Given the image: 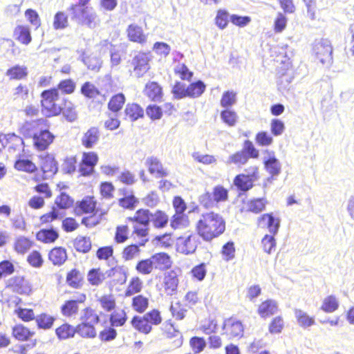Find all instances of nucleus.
I'll list each match as a JSON object with an SVG mask.
<instances>
[{"label":"nucleus","mask_w":354,"mask_h":354,"mask_svg":"<svg viewBox=\"0 0 354 354\" xmlns=\"http://www.w3.org/2000/svg\"><path fill=\"white\" fill-rule=\"evenodd\" d=\"M101 131L98 127H90L82 135L81 144L86 149L93 148L100 141Z\"/></svg>","instance_id":"obj_21"},{"label":"nucleus","mask_w":354,"mask_h":354,"mask_svg":"<svg viewBox=\"0 0 354 354\" xmlns=\"http://www.w3.org/2000/svg\"><path fill=\"white\" fill-rule=\"evenodd\" d=\"M105 280V274L100 268H93L87 272V281L92 286H98Z\"/></svg>","instance_id":"obj_48"},{"label":"nucleus","mask_w":354,"mask_h":354,"mask_svg":"<svg viewBox=\"0 0 354 354\" xmlns=\"http://www.w3.org/2000/svg\"><path fill=\"white\" fill-rule=\"evenodd\" d=\"M339 306V301L336 296L330 295L324 298L320 309L326 313H332L336 311Z\"/></svg>","instance_id":"obj_51"},{"label":"nucleus","mask_w":354,"mask_h":354,"mask_svg":"<svg viewBox=\"0 0 354 354\" xmlns=\"http://www.w3.org/2000/svg\"><path fill=\"white\" fill-rule=\"evenodd\" d=\"M111 312L109 322L112 327H120L126 324L128 315L124 308H115Z\"/></svg>","instance_id":"obj_42"},{"label":"nucleus","mask_w":354,"mask_h":354,"mask_svg":"<svg viewBox=\"0 0 354 354\" xmlns=\"http://www.w3.org/2000/svg\"><path fill=\"white\" fill-rule=\"evenodd\" d=\"M69 25L68 15L64 11L57 12L53 17V26L55 30H63Z\"/></svg>","instance_id":"obj_63"},{"label":"nucleus","mask_w":354,"mask_h":354,"mask_svg":"<svg viewBox=\"0 0 354 354\" xmlns=\"http://www.w3.org/2000/svg\"><path fill=\"white\" fill-rule=\"evenodd\" d=\"M32 94L30 85L24 83H19L12 91V98L14 101L27 100Z\"/></svg>","instance_id":"obj_38"},{"label":"nucleus","mask_w":354,"mask_h":354,"mask_svg":"<svg viewBox=\"0 0 354 354\" xmlns=\"http://www.w3.org/2000/svg\"><path fill=\"white\" fill-rule=\"evenodd\" d=\"M125 102L126 97L122 93H115L110 97L107 109L112 113H118L122 109Z\"/></svg>","instance_id":"obj_44"},{"label":"nucleus","mask_w":354,"mask_h":354,"mask_svg":"<svg viewBox=\"0 0 354 354\" xmlns=\"http://www.w3.org/2000/svg\"><path fill=\"white\" fill-rule=\"evenodd\" d=\"M258 228L267 229L270 234H277L280 227V219L273 213H265L260 215L256 221Z\"/></svg>","instance_id":"obj_16"},{"label":"nucleus","mask_w":354,"mask_h":354,"mask_svg":"<svg viewBox=\"0 0 354 354\" xmlns=\"http://www.w3.org/2000/svg\"><path fill=\"white\" fill-rule=\"evenodd\" d=\"M128 39L132 42L143 44L147 41V36L142 28L136 24H130L127 29Z\"/></svg>","instance_id":"obj_32"},{"label":"nucleus","mask_w":354,"mask_h":354,"mask_svg":"<svg viewBox=\"0 0 354 354\" xmlns=\"http://www.w3.org/2000/svg\"><path fill=\"white\" fill-rule=\"evenodd\" d=\"M205 88V84L201 80L192 82L187 87V97L191 98L198 97L204 93Z\"/></svg>","instance_id":"obj_57"},{"label":"nucleus","mask_w":354,"mask_h":354,"mask_svg":"<svg viewBox=\"0 0 354 354\" xmlns=\"http://www.w3.org/2000/svg\"><path fill=\"white\" fill-rule=\"evenodd\" d=\"M200 241L198 234L191 232L187 236H180L178 239V250L183 254H189L194 253Z\"/></svg>","instance_id":"obj_19"},{"label":"nucleus","mask_w":354,"mask_h":354,"mask_svg":"<svg viewBox=\"0 0 354 354\" xmlns=\"http://www.w3.org/2000/svg\"><path fill=\"white\" fill-rule=\"evenodd\" d=\"M32 180L37 184L32 188V191L44 198H50L53 196V191L48 183L39 182L38 176H35L32 178Z\"/></svg>","instance_id":"obj_46"},{"label":"nucleus","mask_w":354,"mask_h":354,"mask_svg":"<svg viewBox=\"0 0 354 354\" xmlns=\"http://www.w3.org/2000/svg\"><path fill=\"white\" fill-rule=\"evenodd\" d=\"M83 339H94L97 337V330L94 324L87 322H81L75 326V334Z\"/></svg>","instance_id":"obj_31"},{"label":"nucleus","mask_w":354,"mask_h":354,"mask_svg":"<svg viewBox=\"0 0 354 354\" xmlns=\"http://www.w3.org/2000/svg\"><path fill=\"white\" fill-rule=\"evenodd\" d=\"M14 314L24 322H31L35 319V313L32 308L18 307L15 309Z\"/></svg>","instance_id":"obj_60"},{"label":"nucleus","mask_w":354,"mask_h":354,"mask_svg":"<svg viewBox=\"0 0 354 354\" xmlns=\"http://www.w3.org/2000/svg\"><path fill=\"white\" fill-rule=\"evenodd\" d=\"M130 323L133 328L139 333L148 335L152 331L150 324H148L145 317H143V315H134Z\"/></svg>","instance_id":"obj_43"},{"label":"nucleus","mask_w":354,"mask_h":354,"mask_svg":"<svg viewBox=\"0 0 354 354\" xmlns=\"http://www.w3.org/2000/svg\"><path fill=\"white\" fill-rule=\"evenodd\" d=\"M55 335L59 340L73 338L75 335V327L68 323H64L56 328Z\"/></svg>","instance_id":"obj_50"},{"label":"nucleus","mask_w":354,"mask_h":354,"mask_svg":"<svg viewBox=\"0 0 354 354\" xmlns=\"http://www.w3.org/2000/svg\"><path fill=\"white\" fill-rule=\"evenodd\" d=\"M73 245L77 252L86 254L92 249V240L88 236H77L73 240Z\"/></svg>","instance_id":"obj_41"},{"label":"nucleus","mask_w":354,"mask_h":354,"mask_svg":"<svg viewBox=\"0 0 354 354\" xmlns=\"http://www.w3.org/2000/svg\"><path fill=\"white\" fill-rule=\"evenodd\" d=\"M6 288L21 295L29 296L33 292V287L30 281L21 275L10 277L7 281Z\"/></svg>","instance_id":"obj_12"},{"label":"nucleus","mask_w":354,"mask_h":354,"mask_svg":"<svg viewBox=\"0 0 354 354\" xmlns=\"http://www.w3.org/2000/svg\"><path fill=\"white\" fill-rule=\"evenodd\" d=\"M99 161L98 154L93 151H84L78 165L80 176L88 177L93 174Z\"/></svg>","instance_id":"obj_11"},{"label":"nucleus","mask_w":354,"mask_h":354,"mask_svg":"<svg viewBox=\"0 0 354 354\" xmlns=\"http://www.w3.org/2000/svg\"><path fill=\"white\" fill-rule=\"evenodd\" d=\"M220 254L222 259L226 262L234 260L236 257L235 243L232 241H229L224 243L221 247Z\"/></svg>","instance_id":"obj_55"},{"label":"nucleus","mask_w":354,"mask_h":354,"mask_svg":"<svg viewBox=\"0 0 354 354\" xmlns=\"http://www.w3.org/2000/svg\"><path fill=\"white\" fill-rule=\"evenodd\" d=\"M46 126V120L43 118L25 121L19 127V132L25 137L32 138V143L35 149L37 151H44L47 149L55 140V135L48 129H40L39 131L32 132L39 129L40 127Z\"/></svg>","instance_id":"obj_4"},{"label":"nucleus","mask_w":354,"mask_h":354,"mask_svg":"<svg viewBox=\"0 0 354 354\" xmlns=\"http://www.w3.org/2000/svg\"><path fill=\"white\" fill-rule=\"evenodd\" d=\"M33 241L24 236L17 237L13 244L14 250L19 254H24L33 246Z\"/></svg>","instance_id":"obj_47"},{"label":"nucleus","mask_w":354,"mask_h":354,"mask_svg":"<svg viewBox=\"0 0 354 354\" xmlns=\"http://www.w3.org/2000/svg\"><path fill=\"white\" fill-rule=\"evenodd\" d=\"M144 288V282L138 276L132 277L124 290V296L129 297L135 295H138L142 292Z\"/></svg>","instance_id":"obj_40"},{"label":"nucleus","mask_w":354,"mask_h":354,"mask_svg":"<svg viewBox=\"0 0 354 354\" xmlns=\"http://www.w3.org/2000/svg\"><path fill=\"white\" fill-rule=\"evenodd\" d=\"M13 37L20 44L28 45L32 41L30 27L25 24L16 26L13 30Z\"/></svg>","instance_id":"obj_27"},{"label":"nucleus","mask_w":354,"mask_h":354,"mask_svg":"<svg viewBox=\"0 0 354 354\" xmlns=\"http://www.w3.org/2000/svg\"><path fill=\"white\" fill-rule=\"evenodd\" d=\"M48 259L54 266H63L68 259L66 249L63 246L53 247L48 253Z\"/></svg>","instance_id":"obj_23"},{"label":"nucleus","mask_w":354,"mask_h":354,"mask_svg":"<svg viewBox=\"0 0 354 354\" xmlns=\"http://www.w3.org/2000/svg\"><path fill=\"white\" fill-rule=\"evenodd\" d=\"M14 169L19 172L33 174L38 171V167L31 159L20 156L14 162Z\"/></svg>","instance_id":"obj_25"},{"label":"nucleus","mask_w":354,"mask_h":354,"mask_svg":"<svg viewBox=\"0 0 354 354\" xmlns=\"http://www.w3.org/2000/svg\"><path fill=\"white\" fill-rule=\"evenodd\" d=\"M0 144L2 149H7L9 151H19L24 146V139L15 133H0Z\"/></svg>","instance_id":"obj_18"},{"label":"nucleus","mask_w":354,"mask_h":354,"mask_svg":"<svg viewBox=\"0 0 354 354\" xmlns=\"http://www.w3.org/2000/svg\"><path fill=\"white\" fill-rule=\"evenodd\" d=\"M179 285V278L174 270L164 272L156 284L157 290L162 295L172 296L176 294Z\"/></svg>","instance_id":"obj_6"},{"label":"nucleus","mask_w":354,"mask_h":354,"mask_svg":"<svg viewBox=\"0 0 354 354\" xmlns=\"http://www.w3.org/2000/svg\"><path fill=\"white\" fill-rule=\"evenodd\" d=\"M277 310V303L272 299H266L261 302L257 308V313L262 318H268L274 315Z\"/></svg>","instance_id":"obj_34"},{"label":"nucleus","mask_w":354,"mask_h":354,"mask_svg":"<svg viewBox=\"0 0 354 354\" xmlns=\"http://www.w3.org/2000/svg\"><path fill=\"white\" fill-rule=\"evenodd\" d=\"M223 335L229 339H239L244 335L243 322L234 316L225 319L222 324Z\"/></svg>","instance_id":"obj_9"},{"label":"nucleus","mask_w":354,"mask_h":354,"mask_svg":"<svg viewBox=\"0 0 354 354\" xmlns=\"http://www.w3.org/2000/svg\"><path fill=\"white\" fill-rule=\"evenodd\" d=\"M57 91L63 95H71L76 89V83L71 78L62 80L55 87Z\"/></svg>","instance_id":"obj_54"},{"label":"nucleus","mask_w":354,"mask_h":354,"mask_svg":"<svg viewBox=\"0 0 354 354\" xmlns=\"http://www.w3.org/2000/svg\"><path fill=\"white\" fill-rule=\"evenodd\" d=\"M41 112L48 118L62 115L69 122H74L78 118L77 106L68 97H61L55 87L41 91L40 94Z\"/></svg>","instance_id":"obj_1"},{"label":"nucleus","mask_w":354,"mask_h":354,"mask_svg":"<svg viewBox=\"0 0 354 354\" xmlns=\"http://www.w3.org/2000/svg\"><path fill=\"white\" fill-rule=\"evenodd\" d=\"M140 242L139 244L131 243L125 245L121 251V258L124 262L133 261L141 254Z\"/></svg>","instance_id":"obj_29"},{"label":"nucleus","mask_w":354,"mask_h":354,"mask_svg":"<svg viewBox=\"0 0 354 354\" xmlns=\"http://www.w3.org/2000/svg\"><path fill=\"white\" fill-rule=\"evenodd\" d=\"M295 315L298 324L302 328H308L315 324L313 317L310 316L301 309H296Z\"/></svg>","instance_id":"obj_61"},{"label":"nucleus","mask_w":354,"mask_h":354,"mask_svg":"<svg viewBox=\"0 0 354 354\" xmlns=\"http://www.w3.org/2000/svg\"><path fill=\"white\" fill-rule=\"evenodd\" d=\"M146 164L151 174H154L158 178H163L168 175V171L156 157H149L147 158Z\"/></svg>","instance_id":"obj_37"},{"label":"nucleus","mask_w":354,"mask_h":354,"mask_svg":"<svg viewBox=\"0 0 354 354\" xmlns=\"http://www.w3.org/2000/svg\"><path fill=\"white\" fill-rule=\"evenodd\" d=\"M149 257L153 271L165 272L170 270L173 262L171 257L165 252H156Z\"/></svg>","instance_id":"obj_17"},{"label":"nucleus","mask_w":354,"mask_h":354,"mask_svg":"<svg viewBox=\"0 0 354 354\" xmlns=\"http://www.w3.org/2000/svg\"><path fill=\"white\" fill-rule=\"evenodd\" d=\"M268 201L265 198H254L243 202L241 212L259 214L266 209Z\"/></svg>","instance_id":"obj_22"},{"label":"nucleus","mask_w":354,"mask_h":354,"mask_svg":"<svg viewBox=\"0 0 354 354\" xmlns=\"http://www.w3.org/2000/svg\"><path fill=\"white\" fill-rule=\"evenodd\" d=\"M124 118L131 122H135L143 118L145 115L142 107L136 102L128 103L124 111Z\"/></svg>","instance_id":"obj_28"},{"label":"nucleus","mask_w":354,"mask_h":354,"mask_svg":"<svg viewBox=\"0 0 354 354\" xmlns=\"http://www.w3.org/2000/svg\"><path fill=\"white\" fill-rule=\"evenodd\" d=\"M151 56L149 52L139 51L136 54L131 61L129 70L130 74L137 77H142L150 69Z\"/></svg>","instance_id":"obj_8"},{"label":"nucleus","mask_w":354,"mask_h":354,"mask_svg":"<svg viewBox=\"0 0 354 354\" xmlns=\"http://www.w3.org/2000/svg\"><path fill=\"white\" fill-rule=\"evenodd\" d=\"M316 58L322 64H329L332 62L333 48L329 40L322 39L315 44L314 46Z\"/></svg>","instance_id":"obj_15"},{"label":"nucleus","mask_w":354,"mask_h":354,"mask_svg":"<svg viewBox=\"0 0 354 354\" xmlns=\"http://www.w3.org/2000/svg\"><path fill=\"white\" fill-rule=\"evenodd\" d=\"M109 212V208H103L98 205V201L93 195H87L81 200L77 201L74 207V213L80 216L82 214L90 215L82 218L81 223L86 227H91L100 223V220L105 216Z\"/></svg>","instance_id":"obj_3"},{"label":"nucleus","mask_w":354,"mask_h":354,"mask_svg":"<svg viewBox=\"0 0 354 354\" xmlns=\"http://www.w3.org/2000/svg\"><path fill=\"white\" fill-rule=\"evenodd\" d=\"M144 93L153 102H160L163 95L162 87L156 82H148L145 85Z\"/></svg>","instance_id":"obj_35"},{"label":"nucleus","mask_w":354,"mask_h":354,"mask_svg":"<svg viewBox=\"0 0 354 354\" xmlns=\"http://www.w3.org/2000/svg\"><path fill=\"white\" fill-rule=\"evenodd\" d=\"M161 333L165 339H172L178 338L182 343V335L178 329L176 328L174 324L171 319L167 320L161 328Z\"/></svg>","instance_id":"obj_45"},{"label":"nucleus","mask_w":354,"mask_h":354,"mask_svg":"<svg viewBox=\"0 0 354 354\" xmlns=\"http://www.w3.org/2000/svg\"><path fill=\"white\" fill-rule=\"evenodd\" d=\"M198 236L205 242H211L226 230V222L218 213L213 211L203 213L195 225Z\"/></svg>","instance_id":"obj_2"},{"label":"nucleus","mask_w":354,"mask_h":354,"mask_svg":"<svg viewBox=\"0 0 354 354\" xmlns=\"http://www.w3.org/2000/svg\"><path fill=\"white\" fill-rule=\"evenodd\" d=\"M266 152L269 155V158L263 161L265 169L272 176H278L281 172L279 160L275 157L274 151H266Z\"/></svg>","instance_id":"obj_33"},{"label":"nucleus","mask_w":354,"mask_h":354,"mask_svg":"<svg viewBox=\"0 0 354 354\" xmlns=\"http://www.w3.org/2000/svg\"><path fill=\"white\" fill-rule=\"evenodd\" d=\"M218 328V320L216 317H209L199 326V330L205 335L215 334Z\"/></svg>","instance_id":"obj_53"},{"label":"nucleus","mask_w":354,"mask_h":354,"mask_svg":"<svg viewBox=\"0 0 354 354\" xmlns=\"http://www.w3.org/2000/svg\"><path fill=\"white\" fill-rule=\"evenodd\" d=\"M66 283L71 288L80 289L84 283L83 273L77 268H73L66 274Z\"/></svg>","instance_id":"obj_24"},{"label":"nucleus","mask_w":354,"mask_h":354,"mask_svg":"<svg viewBox=\"0 0 354 354\" xmlns=\"http://www.w3.org/2000/svg\"><path fill=\"white\" fill-rule=\"evenodd\" d=\"M29 75V70L26 65L15 64L9 66L5 71V76L10 82L26 80Z\"/></svg>","instance_id":"obj_20"},{"label":"nucleus","mask_w":354,"mask_h":354,"mask_svg":"<svg viewBox=\"0 0 354 354\" xmlns=\"http://www.w3.org/2000/svg\"><path fill=\"white\" fill-rule=\"evenodd\" d=\"M58 232L53 229H41L35 234L36 239L45 244H51L55 243L59 238Z\"/></svg>","instance_id":"obj_36"},{"label":"nucleus","mask_w":354,"mask_h":354,"mask_svg":"<svg viewBox=\"0 0 354 354\" xmlns=\"http://www.w3.org/2000/svg\"><path fill=\"white\" fill-rule=\"evenodd\" d=\"M35 335V332L23 324H17L12 328V337L19 342H28Z\"/></svg>","instance_id":"obj_26"},{"label":"nucleus","mask_w":354,"mask_h":354,"mask_svg":"<svg viewBox=\"0 0 354 354\" xmlns=\"http://www.w3.org/2000/svg\"><path fill=\"white\" fill-rule=\"evenodd\" d=\"M189 225V221L184 214L174 213L170 220V226L173 230L186 228Z\"/></svg>","instance_id":"obj_58"},{"label":"nucleus","mask_w":354,"mask_h":354,"mask_svg":"<svg viewBox=\"0 0 354 354\" xmlns=\"http://www.w3.org/2000/svg\"><path fill=\"white\" fill-rule=\"evenodd\" d=\"M149 304V299L147 297L138 294L132 298L131 306L135 312L142 314L148 308Z\"/></svg>","instance_id":"obj_49"},{"label":"nucleus","mask_w":354,"mask_h":354,"mask_svg":"<svg viewBox=\"0 0 354 354\" xmlns=\"http://www.w3.org/2000/svg\"><path fill=\"white\" fill-rule=\"evenodd\" d=\"M130 229L127 224H120L115 227L113 240L117 244L125 243L129 239Z\"/></svg>","instance_id":"obj_52"},{"label":"nucleus","mask_w":354,"mask_h":354,"mask_svg":"<svg viewBox=\"0 0 354 354\" xmlns=\"http://www.w3.org/2000/svg\"><path fill=\"white\" fill-rule=\"evenodd\" d=\"M101 308L106 312H111L116 307V299L113 294H104L97 299Z\"/></svg>","instance_id":"obj_62"},{"label":"nucleus","mask_w":354,"mask_h":354,"mask_svg":"<svg viewBox=\"0 0 354 354\" xmlns=\"http://www.w3.org/2000/svg\"><path fill=\"white\" fill-rule=\"evenodd\" d=\"M169 223V216L162 209H156L154 212L151 211L150 225L155 229L165 228Z\"/></svg>","instance_id":"obj_30"},{"label":"nucleus","mask_w":354,"mask_h":354,"mask_svg":"<svg viewBox=\"0 0 354 354\" xmlns=\"http://www.w3.org/2000/svg\"><path fill=\"white\" fill-rule=\"evenodd\" d=\"M151 210L147 208H140L136 211L133 216L126 218V221L132 223V234L140 240V245H145L148 242L149 234Z\"/></svg>","instance_id":"obj_5"},{"label":"nucleus","mask_w":354,"mask_h":354,"mask_svg":"<svg viewBox=\"0 0 354 354\" xmlns=\"http://www.w3.org/2000/svg\"><path fill=\"white\" fill-rule=\"evenodd\" d=\"M77 5H71L68 10L71 13L72 19L81 26L93 28L97 24V16L89 12L88 8H77Z\"/></svg>","instance_id":"obj_10"},{"label":"nucleus","mask_w":354,"mask_h":354,"mask_svg":"<svg viewBox=\"0 0 354 354\" xmlns=\"http://www.w3.org/2000/svg\"><path fill=\"white\" fill-rule=\"evenodd\" d=\"M56 317L46 312H42L35 316V322L38 329L50 330L55 324Z\"/></svg>","instance_id":"obj_39"},{"label":"nucleus","mask_w":354,"mask_h":354,"mask_svg":"<svg viewBox=\"0 0 354 354\" xmlns=\"http://www.w3.org/2000/svg\"><path fill=\"white\" fill-rule=\"evenodd\" d=\"M60 218L59 210L55 207H53L49 212L41 214L39 218V221L40 225L48 226Z\"/></svg>","instance_id":"obj_64"},{"label":"nucleus","mask_w":354,"mask_h":354,"mask_svg":"<svg viewBox=\"0 0 354 354\" xmlns=\"http://www.w3.org/2000/svg\"><path fill=\"white\" fill-rule=\"evenodd\" d=\"M246 171L247 174H239L233 179V184L236 189L243 192H246L253 188L254 182L260 178L259 166L251 165Z\"/></svg>","instance_id":"obj_7"},{"label":"nucleus","mask_w":354,"mask_h":354,"mask_svg":"<svg viewBox=\"0 0 354 354\" xmlns=\"http://www.w3.org/2000/svg\"><path fill=\"white\" fill-rule=\"evenodd\" d=\"M86 301V295L84 292L78 293L77 299L66 300L60 307V312L65 317L76 316L79 311V304H84Z\"/></svg>","instance_id":"obj_14"},{"label":"nucleus","mask_w":354,"mask_h":354,"mask_svg":"<svg viewBox=\"0 0 354 354\" xmlns=\"http://www.w3.org/2000/svg\"><path fill=\"white\" fill-rule=\"evenodd\" d=\"M39 168L42 172V180L52 177L57 172L58 163L52 153H45L39 155Z\"/></svg>","instance_id":"obj_13"},{"label":"nucleus","mask_w":354,"mask_h":354,"mask_svg":"<svg viewBox=\"0 0 354 354\" xmlns=\"http://www.w3.org/2000/svg\"><path fill=\"white\" fill-rule=\"evenodd\" d=\"M95 257L100 261L107 262L114 258V248L113 245H104L98 248L95 252Z\"/></svg>","instance_id":"obj_59"},{"label":"nucleus","mask_w":354,"mask_h":354,"mask_svg":"<svg viewBox=\"0 0 354 354\" xmlns=\"http://www.w3.org/2000/svg\"><path fill=\"white\" fill-rule=\"evenodd\" d=\"M55 205L57 209H67L73 206L74 199L69 196V194L65 192H61L55 198Z\"/></svg>","instance_id":"obj_56"}]
</instances>
